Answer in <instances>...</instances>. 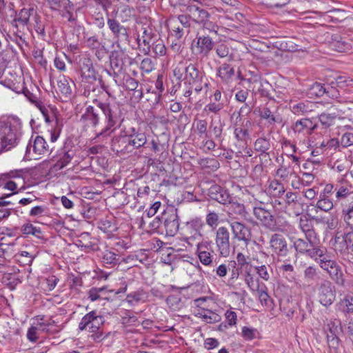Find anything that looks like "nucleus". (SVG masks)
Segmentation results:
<instances>
[{"label":"nucleus","instance_id":"nucleus-1","mask_svg":"<svg viewBox=\"0 0 353 353\" xmlns=\"http://www.w3.org/2000/svg\"><path fill=\"white\" fill-rule=\"evenodd\" d=\"M20 129V123L14 119L0 123V153L17 145Z\"/></svg>","mask_w":353,"mask_h":353},{"label":"nucleus","instance_id":"nucleus-2","mask_svg":"<svg viewBox=\"0 0 353 353\" xmlns=\"http://www.w3.org/2000/svg\"><path fill=\"white\" fill-rule=\"evenodd\" d=\"M204 227L205 224L200 218L192 219L186 222L183 228L185 242L191 247L205 242L202 234Z\"/></svg>","mask_w":353,"mask_h":353},{"label":"nucleus","instance_id":"nucleus-3","mask_svg":"<svg viewBox=\"0 0 353 353\" xmlns=\"http://www.w3.org/2000/svg\"><path fill=\"white\" fill-rule=\"evenodd\" d=\"M294 247L300 254H305L316 260L318 257L323 256L326 252L325 248H319L317 245L316 238L314 237L311 239H297L294 241Z\"/></svg>","mask_w":353,"mask_h":353},{"label":"nucleus","instance_id":"nucleus-4","mask_svg":"<svg viewBox=\"0 0 353 353\" xmlns=\"http://www.w3.org/2000/svg\"><path fill=\"white\" fill-rule=\"evenodd\" d=\"M99 107L102 110L105 117V127L96 137L101 136L108 137L117 128V124L119 121L117 108L115 106H110L108 103H99Z\"/></svg>","mask_w":353,"mask_h":353},{"label":"nucleus","instance_id":"nucleus-5","mask_svg":"<svg viewBox=\"0 0 353 353\" xmlns=\"http://www.w3.org/2000/svg\"><path fill=\"white\" fill-rule=\"evenodd\" d=\"M15 26H31L41 29L40 17L33 8H23L16 15L13 21Z\"/></svg>","mask_w":353,"mask_h":353},{"label":"nucleus","instance_id":"nucleus-6","mask_svg":"<svg viewBox=\"0 0 353 353\" xmlns=\"http://www.w3.org/2000/svg\"><path fill=\"white\" fill-rule=\"evenodd\" d=\"M320 258V266L325 270L335 283L343 287L345 286V279L340 266L336 261L327 259L325 254Z\"/></svg>","mask_w":353,"mask_h":353},{"label":"nucleus","instance_id":"nucleus-7","mask_svg":"<svg viewBox=\"0 0 353 353\" xmlns=\"http://www.w3.org/2000/svg\"><path fill=\"white\" fill-rule=\"evenodd\" d=\"M215 243L220 256L227 257L230 255L231 251L230 232L225 227L221 226L216 230Z\"/></svg>","mask_w":353,"mask_h":353},{"label":"nucleus","instance_id":"nucleus-8","mask_svg":"<svg viewBox=\"0 0 353 353\" xmlns=\"http://www.w3.org/2000/svg\"><path fill=\"white\" fill-rule=\"evenodd\" d=\"M49 151V145L41 136H37L33 143L30 142L26 148V156L30 159H37Z\"/></svg>","mask_w":353,"mask_h":353},{"label":"nucleus","instance_id":"nucleus-9","mask_svg":"<svg viewBox=\"0 0 353 353\" xmlns=\"http://www.w3.org/2000/svg\"><path fill=\"white\" fill-rule=\"evenodd\" d=\"M317 296L319 301L323 306H328L332 304L335 299L336 293L334 287L330 281H323L317 289Z\"/></svg>","mask_w":353,"mask_h":353},{"label":"nucleus","instance_id":"nucleus-10","mask_svg":"<svg viewBox=\"0 0 353 353\" xmlns=\"http://www.w3.org/2000/svg\"><path fill=\"white\" fill-rule=\"evenodd\" d=\"M253 214L256 219L265 228L274 230L276 228V221L270 211L263 206L254 205Z\"/></svg>","mask_w":353,"mask_h":353},{"label":"nucleus","instance_id":"nucleus-11","mask_svg":"<svg viewBox=\"0 0 353 353\" xmlns=\"http://www.w3.org/2000/svg\"><path fill=\"white\" fill-rule=\"evenodd\" d=\"M102 323V317L97 315L94 311H92L85 315L79 324L80 330H88L90 332H97Z\"/></svg>","mask_w":353,"mask_h":353},{"label":"nucleus","instance_id":"nucleus-12","mask_svg":"<svg viewBox=\"0 0 353 353\" xmlns=\"http://www.w3.org/2000/svg\"><path fill=\"white\" fill-rule=\"evenodd\" d=\"M270 248L278 256H285L288 253V243L285 238L280 234L272 235L270 239Z\"/></svg>","mask_w":353,"mask_h":353},{"label":"nucleus","instance_id":"nucleus-13","mask_svg":"<svg viewBox=\"0 0 353 353\" xmlns=\"http://www.w3.org/2000/svg\"><path fill=\"white\" fill-rule=\"evenodd\" d=\"M230 225L234 239L243 241L248 246L251 239L250 228L238 221L231 222Z\"/></svg>","mask_w":353,"mask_h":353},{"label":"nucleus","instance_id":"nucleus-14","mask_svg":"<svg viewBox=\"0 0 353 353\" xmlns=\"http://www.w3.org/2000/svg\"><path fill=\"white\" fill-rule=\"evenodd\" d=\"M210 242L205 241L196 246V254L200 262L205 266H211L213 263L212 250L210 249Z\"/></svg>","mask_w":353,"mask_h":353},{"label":"nucleus","instance_id":"nucleus-15","mask_svg":"<svg viewBox=\"0 0 353 353\" xmlns=\"http://www.w3.org/2000/svg\"><path fill=\"white\" fill-rule=\"evenodd\" d=\"M193 314L205 323H216L221 320V316L217 312L205 308H194Z\"/></svg>","mask_w":353,"mask_h":353},{"label":"nucleus","instance_id":"nucleus-16","mask_svg":"<svg viewBox=\"0 0 353 353\" xmlns=\"http://www.w3.org/2000/svg\"><path fill=\"white\" fill-rule=\"evenodd\" d=\"M336 250L340 252H345L353 247V232H350L335 238Z\"/></svg>","mask_w":353,"mask_h":353},{"label":"nucleus","instance_id":"nucleus-17","mask_svg":"<svg viewBox=\"0 0 353 353\" xmlns=\"http://www.w3.org/2000/svg\"><path fill=\"white\" fill-rule=\"evenodd\" d=\"M210 197L217 202L225 205L230 201L228 192L217 185H212L209 189Z\"/></svg>","mask_w":353,"mask_h":353},{"label":"nucleus","instance_id":"nucleus-18","mask_svg":"<svg viewBox=\"0 0 353 353\" xmlns=\"http://www.w3.org/2000/svg\"><path fill=\"white\" fill-rule=\"evenodd\" d=\"M316 128V124L310 119H303L296 121L294 131L303 135H310Z\"/></svg>","mask_w":353,"mask_h":353},{"label":"nucleus","instance_id":"nucleus-19","mask_svg":"<svg viewBox=\"0 0 353 353\" xmlns=\"http://www.w3.org/2000/svg\"><path fill=\"white\" fill-rule=\"evenodd\" d=\"M335 204L337 202L343 201L345 199H353V191L351 185L347 186L341 183L335 185Z\"/></svg>","mask_w":353,"mask_h":353},{"label":"nucleus","instance_id":"nucleus-20","mask_svg":"<svg viewBox=\"0 0 353 353\" xmlns=\"http://www.w3.org/2000/svg\"><path fill=\"white\" fill-rule=\"evenodd\" d=\"M147 143L146 135L144 132L136 131L132 129V133L128 135V144L138 149L143 147Z\"/></svg>","mask_w":353,"mask_h":353},{"label":"nucleus","instance_id":"nucleus-21","mask_svg":"<svg viewBox=\"0 0 353 353\" xmlns=\"http://www.w3.org/2000/svg\"><path fill=\"white\" fill-rule=\"evenodd\" d=\"M77 61L83 76L90 77L94 74V68L90 58L85 55H82L79 56V60L77 59Z\"/></svg>","mask_w":353,"mask_h":353},{"label":"nucleus","instance_id":"nucleus-22","mask_svg":"<svg viewBox=\"0 0 353 353\" xmlns=\"http://www.w3.org/2000/svg\"><path fill=\"white\" fill-rule=\"evenodd\" d=\"M285 192L283 183L277 179H273L268 181V185L266 189L267 194L274 197H280Z\"/></svg>","mask_w":353,"mask_h":353},{"label":"nucleus","instance_id":"nucleus-23","mask_svg":"<svg viewBox=\"0 0 353 353\" xmlns=\"http://www.w3.org/2000/svg\"><path fill=\"white\" fill-rule=\"evenodd\" d=\"M188 10L193 21L198 23H205L209 17L207 11L199 9L196 6H189Z\"/></svg>","mask_w":353,"mask_h":353},{"label":"nucleus","instance_id":"nucleus-24","mask_svg":"<svg viewBox=\"0 0 353 353\" xmlns=\"http://www.w3.org/2000/svg\"><path fill=\"white\" fill-rule=\"evenodd\" d=\"M164 226L168 234L170 236L174 235L177 232L179 227L177 216L175 214L169 216L164 222Z\"/></svg>","mask_w":353,"mask_h":353},{"label":"nucleus","instance_id":"nucleus-25","mask_svg":"<svg viewBox=\"0 0 353 353\" xmlns=\"http://www.w3.org/2000/svg\"><path fill=\"white\" fill-rule=\"evenodd\" d=\"M276 176L284 181L291 177H296V173L291 165H281L276 171Z\"/></svg>","mask_w":353,"mask_h":353},{"label":"nucleus","instance_id":"nucleus-26","mask_svg":"<svg viewBox=\"0 0 353 353\" xmlns=\"http://www.w3.org/2000/svg\"><path fill=\"white\" fill-rule=\"evenodd\" d=\"M335 200H332L331 198H327L319 195V199L317 201L315 208L316 210L328 212L334 208Z\"/></svg>","mask_w":353,"mask_h":353},{"label":"nucleus","instance_id":"nucleus-27","mask_svg":"<svg viewBox=\"0 0 353 353\" xmlns=\"http://www.w3.org/2000/svg\"><path fill=\"white\" fill-rule=\"evenodd\" d=\"M147 298V294L143 290H139L128 294L125 300L129 304L134 305L141 301H145Z\"/></svg>","mask_w":353,"mask_h":353},{"label":"nucleus","instance_id":"nucleus-28","mask_svg":"<svg viewBox=\"0 0 353 353\" xmlns=\"http://www.w3.org/2000/svg\"><path fill=\"white\" fill-rule=\"evenodd\" d=\"M299 228L305 234L307 239H311L312 237L316 238V233L312 229V225L307 218H300Z\"/></svg>","mask_w":353,"mask_h":353},{"label":"nucleus","instance_id":"nucleus-29","mask_svg":"<svg viewBox=\"0 0 353 353\" xmlns=\"http://www.w3.org/2000/svg\"><path fill=\"white\" fill-rule=\"evenodd\" d=\"M15 177V174L13 172L2 174L0 176V180L3 183V188L12 191V192H17V184L10 180L11 178Z\"/></svg>","mask_w":353,"mask_h":353},{"label":"nucleus","instance_id":"nucleus-30","mask_svg":"<svg viewBox=\"0 0 353 353\" xmlns=\"http://www.w3.org/2000/svg\"><path fill=\"white\" fill-rule=\"evenodd\" d=\"M167 26L172 35L177 39L181 38L183 34V28L179 27L178 19L175 17H172L167 21Z\"/></svg>","mask_w":353,"mask_h":353},{"label":"nucleus","instance_id":"nucleus-31","mask_svg":"<svg viewBox=\"0 0 353 353\" xmlns=\"http://www.w3.org/2000/svg\"><path fill=\"white\" fill-rule=\"evenodd\" d=\"M200 167L202 169H206L209 171H215L219 168V163L214 158H204L198 161Z\"/></svg>","mask_w":353,"mask_h":353},{"label":"nucleus","instance_id":"nucleus-32","mask_svg":"<svg viewBox=\"0 0 353 353\" xmlns=\"http://www.w3.org/2000/svg\"><path fill=\"white\" fill-rule=\"evenodd\" d=\"M108 25L111 31L117 37L126 36V29L114 19H108Z\"/></svg>","mask_w":353,"mask_h":353},{"label":"nucleus","instance_id":"nucleus-33","mask_svg":"<svg viewBox=\"0 0 353 353\" xmlns=\"http://www.w3.org/2000/svg\"><path fill=\"white\" fill-rule=\"evenodd\" d=\"M57 90L64 96H69L72 93V88L70 85L69 79L63 76L59 77L57 81Z\"/></svg>","mask_w":353,"mask_h":353},{"label":"nucleus","instance_id":"nucleus-34","mask_svg":"<svg viewBox=\"0 0 353 353\" xmlns=\"http://www.w3.org/2000/svg\"><path fill=\"white\" fill-rule=\"evenodd\" d=\"M228 205L227 206L228 208V211L230 214H233L235 215L245 216V209L243 204L236 202L231 201L230 200L228 202Z\"/></svg>","mask_w":353,"mask_h":353},{"label":"nucleus","instance_id":"nucleus-35","mask_svg":"<svg viewBox=\"0 0 353 353\" xmlns=\"http://www.w3.org/2000/svg\"><path fill=\"white\" fill-rule=\"evenodd\" d=\"M219 76L223 81H229L234 74V70L230 65L224 63L219 68Z\"/></svg>","mask_w":353,"mask_h":353},{"label":"nucleus","instance_id":"nucleus-36","mask_svg":"<svg viewBox=\"0 0 353 353\" xmlns=\"http://www.w3.org/2000/svg\"><path fill=\"white\" fill-rule=\"evenodd\" d=\"M102 261L105 265H114L118 263L119 259L117 254L106 250L103 252Z\"/></svg>","mask_w":353,"mask_h":353},{"label":"nucleus","instance_id":"nucleus-37","mask_svg":"<svg viewBox=\"0 0 353 353\" xmlns=\"http://www.w3.org/2000/svg\"><path fill=\"white\" fill-rule=\"evenodd\" d=\"M338 306L344 312H353V297L345 296L339 303Z\"/></svg>","mask_w":353,"mask_h":353},{"label":"nucleus","instance_id":"nucleus-38","mask_svg":"<svg viewBox=\"0 0 353 353\" xmlns=\"http://www.w3.org/2000/svg\"><path fill=\"white\" fill-rule=\"evenodd\" d=\"M16 257L19 263L26 265H30L32 263L34 256L28 252L21 251L16 255Z\"/></svg>","mask_w":353,"mask_h":353},{"label":"nucleus","instance_id":"nucleus-39","mask_svg":"<svg viewBox=\"0 0 353 353\" xmlns=\"http://www.w3.org/2000/svg\"><path fill=\"white\" fill-rule=\"evenodd\" d=\"M73 156L69 152H64L54 164V168L57 170H61L65 167L72 160Z\"/></svg>","mask_w":353,"mask_h":353},{"label":"nucleus","instance_id":"nucleus-40","mask_svg":"<svg viewBox=\"0 0 353 353\" xmlns=\"http://www.w3.org/2000/svg\"><path fill=\"white\" fill-rule=\"evenodd\" d=\"M270 148L269 140L265 138H259L254 143V150L261 153L265 152Z\"/></svg>","mask_w":353,"mask_h":353},{"label":"nucleus","instance_id":"nucleus-41","mask_svg":"<svg viewBox=\"0 0 353 353\" xmlns=\"http://www.w3.org/2000/svg\"><path fill=\"white\" fill-rule=\"evenodd\" d=\"M90 236L89 233L84 232L79 236V239L77 240V245L79 247L84 248L85 249L92 248L93 244L89 240Z\"/></svg>","mask_w":353,"mask_h":353},{"label":"nucleus","instance_id":"nucleus-42","mask_svg":"<svg viewBox=\"0 0 353 353\" xmlns=\"http://www.w3.org/2000/svg\"><path fill=\"white\" fill-rule=\"evenodd\" d=\"M260 117L262 119L267 120L268 123L270 124H274L276 122H279V119L276 118L268 108H264L261 110Z\"/></svg>","mask_w":353,"mask_h":353},{"label":"nucleus","instance_id":"nucleus-43","mask_svg":"<svg viewBox=\"0 0 353 353\" xmlns=\"http://www.w3.org/2000/svg\"><path fill=\"white\" fill-rule=\"evenodd\" d=\"M219 216L214 212H209L205 217L206 224L212 229H215L219 225Z\"/></svg>","mask_w":353,"mask_h":353},{"label":"nucleus","instance_id":"nucleus-44","mask_svg":"<svg viewBox=\"0 0 353 353\" xmlns=\"http://www.w3.org/2000/svg\"><path fill=\"white\" fill-rule=\"evenodd\" d=\"M38 326H31L29 327L27 332V339L30 342H36L39 339V331L40 328L42 327V324L39 323Z\"/></svg>","mask_w":353,"mask_h":353},{"label":"nucleus","instance_id":"nucleus-45","mask_svg":"<svg viewBox=\"0 0 353 353\" xmlns=\"http://www.w3.org/2000/svg\"><path fill=\"white\" fill-rule=\"evenodd\" d=\"M21 231L25 234H32L38 236L41 234V230L34 227L31 223H26L22 225Z\"/></svg>","mask_w":353,"mask_h":353},{"label":"nucleus","instance_id":"nucleus-46","mask_svg":"<svg viewBox=\"0 0 353 353\" xmlns=\"http://www.w3.org/2000/svg\"><path fill=\"white\" fill-rule=\"evenodd\" d=\"M236 262L234 261H232L229 263L228 266L225 264L219 265L214 271H215L216 274L219 277H224L226 276L228 273V270L230 266L232 268H235Z\"/></svg>","mask_w":353,"mask_h":353},{"label":"nucleus","instance_id":"nucleus-47","mask_svg":"<svg viewBox=\"0 0 353 353\" xmlns=\"http://www.w3.org/2000/svg\"><path fill=\"white\" fill-rule=\"evenodd\" d=\"M337 116H339V114L336 115V114H335V113H333V114L323 113L319 116V121L323 125H326V126H330L333 123L334 119Z\"/></svg>","mask_w":353,"mask_h":353},{"label":"nucleus","instance_id":"nucleus-48","mask_svg":"<svg viewBox=\"0 0 353 353\" xmlns=\"http://www.w3.org/2000/svg\"><path fill=\"white\" fill-rule=\"evenodd\" d=\"M196 130L200 137H207V125L208 123L205 120H198L196 122Z\"/></svg>","mask_w":353,"mask_h":353},{"label":"nucleus","instance_id":"nucleus-49","mask_svg":"<svg viewBox=\"0 0 353 353\" xmlns=\"http://www.w3.org/2000/svg\"><path fill=\"white\" fill-rule=\"evenodd\" d=\"M223 106L222 103L211 102L205 106L203 111L206 113L213 112L216 114L223 108Z\"/></svg>","mask_w":353,"mask_h":353},{"label":"nucleus","instance_id":"nucleus-50","mask_svg":"<svg viewBox=\"0 0 353 353\" xmlns=\"http://www.w3.org/2000/svg\"><path fill=\"white\" fill-rule=\"evenodd\" d=\"M254 269L258 275L264 281H268L270 279V273L268 271V267L265 265H256Z\"/></svg>","mask_w":353,"mask_h":353},{"label":"nucleus","instance_id":"nucleus-51","mask_svg":"<svg viewBox=\"0 0 353 353\" xmlns=\"http://www.w3.org/2000/svg\"><path fill=\"white\" fill-rule=\"evenodd\" d=\"M334 79L336 85L341 88L352 85L353 83V80L346 76H337Z\"/></svg>","mask_w":353,"mask_h":353},{"label":"nucleus","instance_id":"nucleus-52","mask_svg":"<svg viewBox=\"0 0 353 353\" xmlns=\"http://www.w3.org/2000/svg\"><path fill=\"white\" fill-rule=\"evenodd\" d=\"M150 53H153L155 56H163L165 54V46H148Z\"/></svg>","mask_w":353,"mask_h":353},{"label":"nucleus","instance_id":"nucleus-53","mask_svg":"<svg viewBox=\"0 0 353 353\" xmlns=\"http://www.w3.org/2000/svg\"><path fill=\"white\" fill-rule=\"evenodd\" d=\"M341 144L343 148L353 145V133H344L341 137Z\"/></svg>","mask_w":353,"mask_h":353},{"label":"nucleus","instance_id":"nucleus-54","mask_svg":"<svg viewBox=\"0 0 353 353\" xmlns=\"http://www.w3.org/2000/svg\"><path fill=\"white\" fill-rule=\"evenodd\" d=\"M236 138L239 141H246L249 139V133L247 129L243 128H236L234 129Z\"/></svg>","mask_w":353,"mask_h":353},{"label":"nucleus","instance_id":"nucleus-55","mask_svg":"<svg viewBox=\"0 0 353 353\" xmlns=\"http://www.w3.org/2000/svg\"><path fill=\"white\" fill-rule=\"evenodd\" d=\"M259 300L263 305L268 306L270 302V296L266 291L263 289H257Z\"/></svg>","mask_w":353,"mask_h":353},{"label":"nucleus","instance_id":"nucleus-56","mask_svg":"<svg viewBox=\"0 0 353 353\" xmlns=\"http://www.w3.org/2000/svg\"><path fill=\"white\" fill-rule=\"evenodd\" d=\"M236 261L238 265L243 268L244 265H248L252 261V259L249 255L239 252L236 255Z\"/></svg>","mask_w":353,"mask_h":353},{"label":"nucleus","instance_id":"nucleus-57","mask_svg":"<svg viewBox=\"0 0 353 353\" xmlns=\"http://www.w3.org/2000/svg\"><path fill=\"white\" fill-rule=\"evenodd\" d=\"M344 214V221L351 228H353V207L346 210H343Z\"/></svg>","mask_w":353,"mask_h":353},{"label":"nucleus","instance_id":"nucleus-58","mask_svg":"<svg viewBox=\"0 0 353 353\" xmlns=\"http://www.w3.org/2000/svg\"><path fill=\"white\" fill-rule=\"evenodd\" d=\"M256 330L249 327L242 328V335L247 340H252L255 338Z\"/></svg>","mask_w":353,"mask_h":353},{"label":"nucleus","instance_id":"nucleus-59","mask_svg":"<svg viewBox=\"0 0 353 353\" xmlns=\"http://www.w3.org/2000/svg\"><path fill=\"white\" fill-rule=\"evenodd\" d=\"M312 94L321 97L326 92V89L319 83H314L311 87Z\"/></svg>","mask_w":353,"mask_h":353},{"label":"nucleus","instance_id":"nucleus-60","mask_svg":"<svg viewBox=\"0 0 353 353\" xmlns=\"http://www.w3.org/2000/svg\"><path fill=\"white\" fill-rule=\"evenodd\" d=\"M335 194V185L332 183H327L323 190L321 192L320 196L330 198L332 194Z\"/></svg>","mask_w":353,"mask_h":353},{"label":"nucleus","instance_id":"nucleus-61","mask_svg":"<svg viewBox=\"0 0 353 353\" xmlns=\"http://www.w3.org/2000/svg\"><path fill=\"white\" fill-rule=\"evenodd\" d=\"M292 111L296 114H301L309 111V108L304 103H299L292 107Z\"/></svg>","mask_w":353,"mask_h":353},{"label":"nucleus","instance_id":"nucleus-62","mask_svg":"<svg viewBox=\"0 0 353 353\" xmlns=\"http://www.w3.org/2000/svg\"><path fill=\"white\" fill-rule=\"evenodd\" d=\"M267 197L265 192L261 191L258 194L253 195V199L254 200V205H259L262 206L265 203V198Z\"/></svg>","mask_w":353,"mask_h":353},{"label":"nucleus","instance_id":"nucleus-63","mask_svg":"<svg viewBox=\"0 0 353 353\" xmlns=\"http://www.w3.org/2000/svg\"><path fill=\"white\" fill-rule=\"evenodd\" d=\"M348 166V162L347 161H336L334 165L333 169L338 173H341L346 170Z\"/></svg>","mask_w":353,"mask_h":353},{"label":"nucleus","instance_id":"nucleus-64","mask_svg":"<svg viewBox=\"0 0 353 353\" xmlns=\"http://www.w3.org/2000/svg\"><path fill=\"white\" fill-rule=\"evenodd\" d=\"M225 316L229 325L232 326L236 324L237 315L236 312L227 310L225 313Z\"/></svg>","mask_w":353,"mask_h":353}]
</instances>
